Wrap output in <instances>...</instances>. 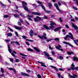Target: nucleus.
Listing matches in <instances>:
<instances>
[{"instance_id":"nucleus-32","label":"nucleus","mask_w":78,"mask_h":78,"mask_svg":"<svg viewBox=\"0 0 78 78\" xmlns=\"http://www.w3.org/2000/svg\"><path fill=\"white\" fill-rule=\"evenodd\" d=\"M49 28L51 29H53V28H55V27L54 26H51L49 27Z\"/></svg>"},{"instance_id":"nucleus-2","label":"nucleus","mask_w":78,"mask_h":78,"mask_svg":"<svg viewBox=\"0 0 78 78\" xmlns=\"http://www.w3.org/2000/svg\"><path fill=\"white\" fill-rule=\"evenodd\" d=\"M22 4L23 5V8H24L25 10L27 11V12H31V11L30 10H29L28 8V7L26 5H27V3L26 2L23 1L22 2Z\"/></svg>"},{"instance_id":"nucleus-38","label":"nucleus","mask_w":78,"mask_h":78,"mask_svg":"<svg viewBox=\"0 0 78 78\" xmlns=\"http://www.w3.org/2000/svg\"><path fill=\"white\" fill-rule=\"evenodd\" d=\"M20 55H21L22 56H28V55H26L24 54H23L22 53H20Z\"/></svg>"},{"instance_id":"nucleus-57","label":"nucleus","mask_w":78,"mask_h":78,"mask_svg":"<svg viewBox=\"0 0 78 78\" xmlns=\"http://www.w3.org/2000/svg\"><path fill=\"white\" fill-rule=\"evenodd\" d=\"M48 46H49V49L51 50H53V48H51V46H50V45H49Z\"/></svg>"},{"instance_id":"nucleus-42","label":"nucleus","mask_w":78,"mask_h":78,"mask_svg":"<svg viewBox=\"0 0 78 78\" xmlns=\"http://www.w3.org/2000/svg\"><path fill=\"white\" fill-rule=\"evenodd\" d=\"M14 16L15 17H19V15H17L16 14H15L14 15Z\"/></svg>"},{"instance_id":"nucleus-55","label":"nucleus","mask_w":78,"mask_h":78,"mask_svg":"<svg viewBox=\"0 0 78 78\" xmlns=\"http://www.w3.org/2000/svg\"><path fill=\"white\" fill-rule=\"evenodd\" d=\"M15 42L16 44L17 45H20V44L17 41H16Z\"/></svg>"},{"instance_id":"nucleus-54","label":"nucleus","mask_w":78,"mask_h":78,"mask_svg":"<svg viewBox=\"0 0 78 78\" xmlns=\"http://www.w3.org/2000/svg\"><path fill=\"white\" fill-rule=\"evenodd\" d=\"M37 77H38V78H41V76L39 74H38L37 75Z\"/></svg>"},{"instance_id":"nucleus-37","label":"nucleus","mask_w":78,"mask_h":78,"mask_svg":"<svg viewBox=\"0 0 78 78\" xmlns=\"http://www.w3.org/2000/svg\"><path fill=\"white\" fill-rule=\"evenodd\" d=\"M57 10H58V11H59V12L61 13H62V12H63L62 11V10H60V9H59V8H58V9H57Z\"/></svg>"},{"instance_id":"nucleus-56","label":"nucleus","mask_w":78,"mask_h":78,"mask_svg":"<svg viewBox=\"0 0 78 78\" xmlns=\"http://www.w3.org/2000/svg\"><path fill=\"white\" fill-rule=\"evenodd\" d=\"M11 55L12 56H13V57H16V55H14V53H11Z\"/></svg>"},{"instance_id":"nucleus-48","label":"nucleus","mask_w":78,"mask_h":78,"mask_svg":"<svg viewBox=\"0 0 78 78\" xmlns=\"http://www.w3.org/2000/svg\"><path fill=\"white\" fill-rule=\"evenodd\" d=\"M59 57L60 59H61V60L63 59V57H62V56H59Z\"/></svg>"},{"instance_id":"nucleus-51","label":"nucleus","mask_w":78,"mask_h":78,"mask_svg":"<svg viewBox=\"0 0 78 78\" xmlns=\"http://www.w3.org/2000/svg\"><path fill=\"white\" fill-rule=\"evenodd\" d=\"M22 37L23 38V39H27V36H23Z\"/></svg>"},{"instance_id":"nucleus-5","label":"nucleus","mask_w":78,"mask_h":78,"mask_svg":"<svg viewBox=\"0 0 78 78\" xmlns=\"http://www.w3.org/2000/svg\"><path fill=\"white\" fill-rule=\"evenodd\" d=\"M56 48L58 50H61L62 51H64V50L62 48H61V46L59 45L57 46H55Z\"/></svg>"},{"instance_id":"nucleus-14","label":"nucleus","mask_w":78,"mask_h":78,"mask_svg":"<svg viewBox=\"0 0 78 78\" xmlns=\"http://www.w3.org/2000/svg\"><path fill=\"white\" fill-rule=\"evenodd\" d=\"M43 27L46 29V30H50V29L46 25H44L43 26Z\"/></svg>"},{"instance_id":"nucleus-62","label":"nucleus","mask_w":78,"mask_h":78,"mask_svg":"<svg viewBox=\"0 0 78 78\" xmlns=\"http://www.w3.org/2000/svg\"><path fill=\"white\" fill-rule=\"evenodd\" d=\"M75 69L76 70H77V71H78V67H76L74 68V69Z\"/></svg>"},{"instance_id":"nucleus-4","label":"nucleus","mask_w":78,"mask_h":78,"mask_svg":"<svg viewBox=\"0 0 78 78\" xmlns=\"http://www.w3.org/2000/svg\"><path fill=\"white\" fill-rule=\"evenodd\" d=\"M42 19L39 16H37L36 18H35L34 19V22H39V21H40Z\"/></svg>"},{"instance_id":"nucleus-12","label":"nucleus","mask_w":78,"mask_h":78,"mask_svg":"<svg viewBox=\"0 0 78 78\" xmlns=\"http://www.w3.org/2000/svg\"><path fill=\"white\" fill-rule=\"evenodd\" d=\"M21 74L22 75L25 76H30V75L23 72H21Z\"/></svg>"},{"instance_id":"nucleus-63","label":"nucleus","mask_w":78,"mask_h":78,"mask_svg":"<svg viewBox=\"0 0 78 78\" xmlns=\"http://www.w3.org/2000/svg\"><path fill=\"white\" fill-rule=\"evenodd\" d=\"M52 54L53 55H55V52H54V51H52Z\"/></svg>"},{"instance_id":"nucleus-10","label":"nucleus","mask_w":78,"mask_h":78,"mask_svg":"<svg viewBox=\"0 0 78 78\" xmlns=\"http://www.w3.org/2000/svg\"><path fill=\"white\" fill-rule=\"evenodd\" d=\"M38 62V63H40V64H41V66H42V67H47V66L45 65V63L42 62H41L39 61Z\"/></svg>"},{"instance_id":"nucleus-31","label":"nucleus","mask_w":78,"mask_h":78,"mask_svg":"<svg viewBox=\"0 0 78 78\" xmlns=\"http://www.w3.org/2000/svg\"><path fill=\"white\" fill-rule=\"evenodd\" d=\"M1 71L2 73H4V69H3V68H1Z\"/></svg>"},{"instance_id":"nucleus-47","label":"nucleus","mask_w":78,"mask_h":78,"mask_svg":"<svg viewBox=\"0 0 78 78\" xmlns=\"http://www.w3.org/2000/svg\"><path fill=\"white\" fill-rule=\"evenodd\" d=\"M8 17H9V16H8V15H5V16H4V18H7Z\"/></svg>"},{"instance_id":"nucleus-40","label":"nucleus","mask_w":78,"mask_h":78,"mask_svg":"<svg viewBox=\"0 0 78 78\" xmlns=\"http://www.w3.org/2000/svg\"><path fill=\"white\" fill-rule=\"evenodd\" d=\"M33 17H34V16H33V15H28V17L29 18Z\"/></svg>"},{"instance_id":"nucleus-6","label":"nucleus","mask_w":78,"mask_h":78,"mask_svg":"<svg viewBox=\"0 0 78 78\" xmlns=\"http://www.w3.org/2000/svg\"><path fill=\"white\" fill-rule=\"evenodd\" d=\"M14 27L15 28H16V30H21L22 29V27H20L16 25L14 26Z\"/></svg>"},{"instance_id":"nucleus-20","label":"nucleus","mask_w":78,"mask_h":78,"mask_svg":"<svg viewBox=\"0 0 78 78\" xmlns=\"http://www.w3.org/2000/svg\"><path fill=\"white\" fill-rule=\"evenodd\" d=\"M50 67H52V68H53V69H55V70L56 71V72H58V69L56 68V67L54 66H51Z\"/></svg>"},{"instance_id":"nucleus-53","label":"nucleus","mask_w":78,"mask_h":78,"mask_svg":"<svg viewBox=\"0 0 78 78\" xmlns=\"http://www.w3.org/2000/svg\"><path fill=\"white\" fill-rule=\"evenodd\" d=\"M58 78H61V74H60V73H58Z\"/></svg>"},{"instance_id":"nucleus-60","label":"nucleus","mask_w":78,"mask_h":78,"mask_svg":"<svg viewBox=\"0 0 78 78\" xmlns=\"http://www.w3.org/2000/svg\"><path fill=\"white\" fill-rule=\"evenodd\" d=\"M43 18L44 19H48V17L45 16L43 17Z\"/></svg>"},{"instance_id":"nucleus-27","label":"nucleus","mask_w":78,"mask_h":78,"mask_svg":"<svg viewBox=\"0 0 78 78\" xmlns=\"http://www.w3.org/2000/svg\"><path fill=\"white\" fill-rule=\"evenodd\" d=\"M48 6L50 8H51V6H52V5L51 4V3L49 2L48 4Z\"/></svg>"},{"instance_id":"nucleus-9","label":"nucleus","mask_w":78,"mask_h":78,"mask_svg":"<svg viewBox=\"0 0 78 78\" xmlns=\"http://www.w3.org/2000/svg\"><path fill=\"white\" fill-rule=\"evenodd\" d=\"M43 35L42 36V37L45 39H47V37H46L47 34H46L45 33H43Z\"/></svg>"},{"instance_id":"nucleus-21","label":"nucleus","mask_w":78,"mask_h":78,"mask_svg":"<svg viewBox=\"0 0 78 78\" xmlns=\"http://www.w3.org/2000/svg\"><path fill=\"white\" fill-rule=\"evenodd\" d=\"M73 61H78V58H76V56H74L73 57Z\"/></svg>"},{"instance_id":"nucleus-3","label":"nucleus","mask_w":78,"mask_h":78,"mask_svg":"<svg viewBox=\"0 0 78 78\" xmlns=\"http://www.w3.org/2000/svg\"><path fill=\"white\" fill-rule=\"evenodd\" d=\"M71 24L72 25V27L73 28H74V30H77L76 31V33H78V27L76 25H75L74 24V23H73V22H71Z\"/></svg>"},{"instance_id":"nucleus-49","label":"nucleus","mask_w":78,"mask_h":78,"mask_svg":"<svg viewBox=\"0 0 78 78\" xmlns=\"http://www.w3.org/2000/svg\"><path fill=\"white\" fill-rule=\"evenodd\" d=\"M73 76H74V77L75 78H77V77H78V76H77V75H75V74H73Z\"/></svg>"},{"instance_id":"nucleus-64","label":"nucleus","mask_w":78,"mask_h":78,"mask_svg":"<svg viewBox=\"0 0 78 78\" xmlns=\"http://www.w3.org/2000/svg\"><path fill=\"white\" fill-rule=\"evenodd\" d=\"M73 9H75V10H77V8L75 7H73Z\"/></svg>"},{"instance_id":"nucleus-25","label":"nucleus","mask_w":78,"mask_h":78,"mask_svg":"<svg viewBox=\"0 0 78 78\" xmlns=\"http://www.w3.org/2000/svg\"><path fill=\"white\" fill-rule=\"evenodd\" d=\"M40 6L41 7H42V8L44 10V11H46V9H45V7L42 4H41Z\"/></svg>"},{"instance_id":"nucleus-19","label":"nucleus","mask_w":78,"mask_h":78,"mask_svg":"<svg viewBox=\"0 0 78 78\" xmlns=\"http://www.w3.org/2000/svg\"><path fill=\"white\" fill-rule=\"evenodd\" d=\"M8 51L10 53H12V50L11 49V48H10V47L9 46V45H8Z\"/></svg>"},{"instance_id":"nucleus-17","label":"nucleus","mask_w":78,"mask_h":78,"mask_svg":"<svg viewBox=\"0 0 78 78\" xmlns=\"http://www.w3.org/2000/svg\"><path fill=\"white\" fill-rule=\"evenodd\" d=\"M50 22L51 23H50V25L51 26H54V25H56V23H55V22H53V21H50Z\"/></svg>"},{"instance_id":"nucleus-43","label":"nucleus","mask_w":78,"mask_h":78,"mask_svg":"<svg viewBox=\"0 0 78 78\" xmlns=\"http://www.w3.org/2000/svg\"><path fill=\"white\" fill-rule=\"evenodd\" d=\"M20 15L22 17H25V16H24V15H23V14H22V13H20Z\"/></svg>"},{"instance_id":"nucleus-50","label":"nucleus","mask_w":78,"mask_h":78,"mask_svg":"<svg viewBox=\"0 0 78 78\" xmlns=\"http://www.w3.org/2000/svg\"><path fill=\"white\" fill-rule=\"evenodd\" d=\"M9 59H10V61H11L12 62H13V59H12V58H10Z\"/></svg>"},{"instance_id":"nucleus-22","label":"nucleus","mask_w":78,"mask_h":78,"mask_svg":"<svg viewBox=\"0 0 78 78\" xmlns=\"http://www.w3.org/2000/svg\"><path fill=\"white\" fill-rule=\"evenodd\" d=\"M34 50H35L37 52H40V50H39V49H38V48H37L36 47H34Z\"/></svg>"},{"instance_id":"nucleus-16","label":"nucleus","mask_w":78,"mask_h":78,"mask_svg":"<svg viewBox=\"0 0 78 78\" xmlns=\"http://www.w3.org/2000/svg\"><path fill=\"white\" fill-rule=\"evenodd\" d=\"M61 28V27H57L54 30V31L55 32H56V31H59L60 29Z\"/></svg>"},{"instance_id":"nucleus-41","label":"nucleus","mask_w":78,"mask_h":78,"mask_svg":"<svg viewBox=\"0 0 78 78\" xmlns=\"http://www.w3.org/2000/svg\"><path fill=\"white\" fill-rule=\"evenodd\" d=\"M27 41H29V42H34V41H33V40H29L28 39H27Z\"/></svg>"},{"instance_id":"nucleus-15","label":"nucleus","mask_w":78,"mask_h":78,"mask_svg":"<svg viewBox=\"0 0 78 78\" xmlns=\"http://www.w3.org/2000/svg\"><path fill=\"white\" fill-rule=\"evenodd\" d=\"M30 36L31 37H33V34H34V32L33 31V30H31L30 31Z\"/></svg>"},{"instance_id":"nucleus-34","label":"nucleus","mask_w":78,"mask_h":78,"mask_svg":"<svg viewBox=\"0 0 78 78\" xmlns=\"http://www.w3.org/2000/svg\"><path fill=\"white\" fill-rule=\"evenodd\" d=\"M7 36H12V34L11 33H9L7 34Z\"/></svg>"},{"instance_id":"nucleus-59","label":"nucleus","mask_w":78,"mask_h":78,"mask_svg":"<svg viewBox=\"0 0 78 78\" xmlns=\"http://www.w3.org/2000/svg\"><path fill=\"white\" fill-rule=\"evenodd\" d=\"M19 61H20V60H19V59H16L15 62H19Z\"/></svg>"},{"instance_id":"nucleus-45","label":"nucleus","mask_w":78,"mask_h":78,"mask_svg":"<svg viewBox=\"0 0 78 78\" xmlns=\"http://www.w3.org/2000/svg\"><path fill=\"white\" fill-rule=\"evenodd\" d=\"M73 1H76V4L78 6V0H73Z\"/></svg>"},{"instance_id":"nucleus-35","label":"nucleus","mask_w":78,"mask_h":78,"mask_svg":"<svg viewBox=\"0 0 78 78\" xmlns=\"http://www.w3.org/2000/svg\"><path fill=\"white\" fill-rule=\"evenodd\" d=\"M15 33L16 36H17V37H19V34H18V33L17 32V31H16L15 32Z\"/></svg>"},{"instance_id":"nucleus-8","label":"nucleus","mask_w":78,"mask_h":78,"mask_svg":"<svg viewBox=\"0 0 78 78\" xmlns=\"http://www.w3.org/2000/svg\"><path fill=\"white\" fill-rule=\"evenodd\" d=\"M9 69L10 70H13L14 73V74H16V69H14V68H9Z\"/></svg>"},{"instance_id":"nucleus-18","label":"nucleus","mask_w":78,"mask_h":78,"mask_svg":"<svg viewBox=\"0 0 78 78\" xmlns=\"http://www.w3.org/2000/svg\"><path fill=\"white\" fill-rule=\"evenodd\" d=\"M71 67L70 68L71 69H72V70H75V68H74L75 67V65H74V63H73L71 65Z\"/></svg>"},{"instance_id":"nucleus-23","label":"nucleus","mask_w":78,"mask_h":78,"mask_svg":"<svg viewBox=\"0 0 78 78\" xmlns=\"http://www.w3.org/2000/svg\"><path fill=\"white\" fill-rule=\"evenodd\" d=\"M54 6H55V7H56V8L57 9H59V6H58V4L55 3L54 4Z\"/></svg>"},{"instance_id":"nucleus-44","label":"nucleus","mask_w":78,"mask_h":78,"mask_svg":"<svg viewBox=\"0 0 78 78\" xmlns=\"http://www.w3.org/2000/svg\"><path fill=\"white\" fill-rule=\"evenodd\" d=\"M18 25L21 26V25H22V23H21L19 21L18 22Z\"/></svg>"},{"instance_id":"nucleus-26","label":"nucleus","mask_w":78,"mask_h":78,"mask_svg":"<svg viewBox=\"0 0 78 78\" xmlns=\"http://www.w3.org/2000/svg\"><path fill=\"white\" fill-rule=\"evenodd\" d=\"M73 52H70L69 51H68L67 52V54L69 55H73Z\"/></svg>"},{"instance_id":"nucleus-30","label":"nucleus","mask_w":78,"mask_h":78,"mask_svg":"<svg viewBox=\"0 0 78 78\" xmlns=\"http://www.w3.org/2000/svg\"><path fill=\"white\" fill-rule=\"evenodd\" d=\"M54 41H59V38H55L54 39Z\"/></svg>"},{"instance_id":"nucleus-11","label":"nucleus","mask_w":78,"mask_h":78,"mask_svg":"<svg viewBox=\"0 0 78 78\" xmlns=\"http://www.w3.org/2000/svg\"><path fill=\"white\" fill-rule=\"evenodd\" d=\"M63 43L64 44H67V45H69V46H70L71 47H73V45H72L71 44H70L69 43H68L66 41H64L63 42Z\"/></svg>"},{"instance_id":"nucleus-46","label":"nucleus","mask_w":78,"mask_h":78,"mask_svg":"<svg viewBox=\"0 0 78 78\" xmlns=\"http://www.w3.org/2000/svg\"><path fill=\"white\" fill-rule=\"evenodd\" d=\"M52 40V39H47L46 40L47 42H50V41H51Z\"/></svg>"},{"instance_id":"nucleus-24","label":"nucleus","mask_w":78,"mask_h":78,"mask_svg":"<svg viewBox=\"0 0 78 78\" xmlns=\"http://www.w3.org/2000/svg\"><path fill=\"white\" fill-rule=\"evenodd\" d=\"M32 6H33V7H34V8H35V9L37 8V6L35 4H33Z\"/></svg>"},{"instance_id":"nucleus-39","label":"nucleus","mask_w":78,"mask_h":78,"mask_svg":"<svg viewBox=\"0 0 78 78\" xmlns=\"http://www.w3.org/2000/svg\"><path fill=\"white\" fill-rule=\"evenodd\" d=\"M56 17V16L54 15H51V18H55Z\"/></svg>"},{"instance_id":"nucleus-7","label":"nucleus","mask_w":78,"mask_h":78,"mask_svg":"<svg viewBox=\"0 0 78 78\" xmlns=\"http://www.w3.org/2000/svg\"><path fill=\"white\" fill-rule=\"evenodd\" d=\"M43 53L44 54V55L45 57H50V55L47 52H46V51H44Z\"/></svg>"},{"instance_id":"nucleus-13","label":"nucleus","mask_w":78,"mask_h":78,"mask_svg":"<svg viewBox=\"0 0 78 78\" xmlns=\"http://www.w3.org/2000/svg\"><path fill=\"white\" fill-rule=\"evenodd\" d=\"M32 14H34V15H36L37 16H40L41 15V13L37 12H32Z\"/></svg>"},{"instance_id":"nucleus-61","label":"nucleus","mask_w":78,"mask_h":78,"mask_svg":"<svg viewBox=\"0 0 78 78\" xmlns=\"http://www.w3.org/2000/svg\"><path fill=\"white\" fill-rule=\"evenodd\" d=\"M46 12H47V13H50V12H51V11H46Z\"/></svg>"},{"instance_id":"nucleus-33","label":"nucleus","mask_w":78,"mask_h":78,"mask_svg":"<svg viewBox=\"0 0 78 78\" xmlns=\"http://www.w3.org/2000/svg\"><path fill=\"white\" fill-rule=\"evenodd\" d=\"M8 29L10 31H11L12 32H14V31L10 27H8Z\"/></svg>"},{"instance_id":"nucleus-36","label":"nucleus","mask_w":78,"mask_h":78,"mask_svg":"<svg viewBox=\"0 0 78 78\" xmlns=\"http://www.w3.org/2000/svg\"><path fill=\"white\" fill-rule=\"evenodd\" d=\"M48 59H50V60H51V61H53V58L51 57H48Z\"/></svg>"},{"instance_id":"nucleus-1","label":"nucleus","mask_w":78,"mask_h":78,"mask_svg":"<svg viewBox=\"0 0 78 78\" xmlns=\"http://www.w3.org/2000/svg\"><path fill=\"white\" fill-rule=\"evenodd\" d=\"M69 35H70V36L69 35H66L65 37L64 38L65 40H66V41H67V39L68 38V37H70L71 39H72L73 41L74 42L75 44L78 45V42L76 41V40H75L73 39V35H72V34L71 33H69Z\"/></svg>"},{"instance_id":"nucleus-52","label":"nucleus","mask_w":78,"mask_h":78,"mask_svg":"<svg viewBox=\"0 0 78 78\" xmlns=\"http://www.w3.org/2000/svg\"><path fill=\"white\" fill-rule=\"evenodd\" d=\"M19 21H20V22L21 23H23V21L22 19H19Z\"/></svg>"},{"instance_id":"nucleus-58","label":"nucleus","mask_w":78,"mask_h":78,"mask_svg":"<svg viewBox=\"0 0 78 78\" xmlns=\"http://www.w3.org/2000/svg\"><path fill=\"white\" fill-rule=\"evenodd\" d=\"M65 27L66 28H69V26H68V25L67 24H66L65 25Z\"/></svg>"},{"instance_id":"nucleus-28","label":"nucleus","mask_w":78,"mask_h":78,"mask_svg":"<svg viewBox=\"0 0 78 78\" xmlns=\"http://www.w3.org/2000/svg\"><path fill=\"white\" fill-rule=\"evenodd\" d=\"M0 3H1V5H2V6H3L2 7L3 8H4V7H6V5H5V4H3V3L1 2L0 1Z\"/></svg>"},{"instance_id":"nucleus-29","label":"nucleus","mask_w":78,"mask_h":78,"mask_svg":"<svg viewBox=\"0 0 78 78\" xmlns=\"http://www.w3.org/2000/svg\"><path fill=\"white\" fill-rule=\"evenodd\" d=\"M28 51H33V50L31 49L30 48H28L27 49Z\"/></svg>"}]
</instances>
